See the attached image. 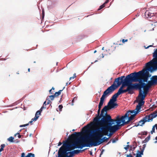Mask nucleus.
<instances>
[{
    "mask_svg": "<svg viewBox=\"0 0 157 157\" xmlns=\"http://www.w3.org/2000/svg\"><path fill=\"white\" fill-rule=\"evenodd\" d=\"M5 144H2L1 145V148L0 149V152L3 150L4 148L5 147Z\"/></svg>",
    "mask_w": 157,
    "mask_h": 157,
    "instance_id": "31",
    "label": "nucleus"
},
{
    "mask_svg": "<svg viewBox=\"0 0 157 157\" xmlns=\"http://www.w3.org/2000/svg\"><path fill=\"white\" fill-rule=\"evenodd\" d=\"M137 113V114L138 113V112L136 111L135 110H129L125 114L124 116H122V118H124L128 116L132 115L131 114H135L136 113Z\"/></svg>",
    "mask_w": 157,
    "mask_h": 157,
    "instance_id": "20",
    "label": "nucleus"
},
{
    "mask_svg": "<svg viewBox=\"0 0 157 157\" xmlns=\"http://www.w3.org/2000/svg\"><path fill=\"white\" fill-rule=\"evenodd\" d=\"M100 128H97L95 130V132L93 133L94 136H98L102 137L104 135H108L107 132L106 131V127L103 126H100Z\"/></svg>",
    "mask_w": 157,
    "mask_h": 157,
    "instance_id": "13",
    "label": "nucleus"
},
{
    "mask_svg": "<svg viewBox=\"0 0 157 157\" xmlns=\"http://www.w3.org/2000/svg\"><path fill=\"white\" fill-rule=\"evenodd\" d=\"M124 78L125 76H122L115 79L113 84H114L115 86H117V87L122 84L121 86L118 91V92L121 94H123L127 92V89L125 90H123V89L125 86H127V82H128V75L124 79Z\"/></svg>",
    "mask_w": 157,
    "mask_h": 157,
    "instance_id": "4",
    "label": "nucleus"
},
{
    "mask_svg": "<svg viewBox=\"0 0 157 157\" xmlns=\"http://www.w3.org/2000/svg\"><path fill=\"white\" fill-rule=\"evenodd\" d=\"M113 133H113V132H110V133H109V135L108 134L107 136H109V137H110L112 135Z\"/></svg>",
    "mask_w": 157,
    "mask_h": 157,
    "instance_id": "46",
    "label": "nucleus"
},
{
    "mask_svg": "<svg viewBox=\"0 0 157 157\" xmlns=\"http://www.w3.org/2000/svg\"><path fill=\"white\" fill-rule=\"evenodd\" d=\"M45 106L43 105L41 107V108L40 109V111H42L43 109H45L46 108V107Z\"/></svg>",
    "mask_w": 157,
    "mask_h": 157,
    "instance_id": "39",
    "label": "nucleus"
},
{
    "mask_svg": "<svg viewBox=\"0 0 157 157\" xmlns=\"http://www.w3.org/2000/svg\"><path fill=\"white\" fill-rule=\"evenodd\" d=\"M102 50H104V48L103 47L102 48Z\"/></svg>",
    "mask_w": 157,
    "mask_h": 157,
    "instance_id": "64",
    "label": "nucleus"
},
{
    "mask_svg": "<svg viewBox=\"0 0 157 157\" xmlns=\"http://www.w3.org/2000/svg\"><path fill=\"white\" fill-rule=\"evenodd\" d=\"M109 139V138H106V137H104L102 138H101V144L102 143L107 141Z\"/></svg>",
    "mask_w": 157,
    "mask_h": 157,
    "instance_id": "24",
    "label": "nucleus"
},
{
    "mask_svg": "<svg viewBox=\"0 0 157 157\" xmlns=\"http://www.w3.org/2000/svg\"><path fill=\"white\" fill-rule=\"evenodd\" d=\"M154 10L153 9H151L147 10L145 13V16L147 17L150 18L154 16L156 12H155Z\"/></svg>",
    "mask_w": 157,
    "mask_h": 157,
    "instance_id": "17",
    "label": "nucleus"
},
{
    "mask_svg": "<svg viewBox=\"0 0 157 157\" xmlns=\"http://www.w3.org/2000/svg\"><path fill=\"white\" fill-rule=\"evenodd\" d=\"M150 72H152L157 69V59L153 61L151 60L146 63V68Z\"/></svg>",
    "mask_w": 157,
    "mask_h": 157,
    "instance_id": "12",
    "label": "nucleus"
},
{
    "mask_svg": "<svg viewBox=\"0 0 157 157\" xmlns=\"http://www.w3.org/2000/svg\"><path fill=\"white\" fill-rule=\"evenodd\" d=\"M82 134L80 132H75L71 134L68 137V139L75 140L76 139H79V137L81 136Z\"/></svg>",
    "mask_w": 157,
    "mask_h": 157,
    "instance_id": "16",
    "label": "nucleus"
},
{
    "mask_svg": "<svg viewBox=\"0 0 157 157\" xmlns=\"http://www.w3.org/2000/svg\"><path fill=\"white\" fill-rule=\"evenodd\" d=\"M128 41V40L127 39H126V40H124V39H123L122 40V42L124 43H125V42H126Z\"/></svg>",
    "mask_w": 157,
    "mask_h": 157,
    "instance_id": "44",
    "label": "nucleus"
},
{
    "mask_svg": "<svg viewBox=\"0 0 157 157\" xmlns=\"http://www.w3.org/2000/svg\"><path fill=\"white\" fill-rule=\"evenodd\" d=\"M102 137L92 134L90 136L86 135L85 136V142L87 147L96 146L101 144V138Z\"/></svg>",
    "mask_w": 157,
    "mask_h": 157,
    "instance_id": "5",
    "label": "nucleus"
},
{
    "mask_svg": "<svg viewBox=\"0 0 157 157\" xmlns=\"http://www.w3.org/2000/svg\"><path fill=\"white\" fill-rule=\"evenodd\" d=\"M62 144V143H61V142H59V143H58V146H60Z\"/></svg>",
    "mask_w": 157,
    "mask_h": 157,
    "instance_id": "53",
    "label": "nucleus"
},
{
    "mask_svg": "<svg viewBox=\"0 0 157 157\" xmlns=\"http://www.w3.org/2000/svg\"><path fill=\"white\" fill-rule=\"evenodd\" d=\"M85 140V137H80L79 139H77L74 140L72 143L67 141V142L70 146L69 147L70 149H71L72 151L75 148L82 149L84 147H87L88 145H87Z\"/></svg>",
    "mask_w": 157,
    "mask_h": 157,
    "instance_id": "6",
    "label": "nucleus"
},
{
    "mask_svg": "<svg viewBox=\"0 0 157 157\" xmlns=\"http://www.w3.org/2000/svg\"><path fill=\"white\" fill-rule=\"evenodd\" d=\"M155 132V127L154 125L152 127V130L151 131V134H152L153 132Z\"/></svg>",
    "mask_w": 157,
    "mask_h": 157,
    "instance_id": "35",
    "label": "nucleus"
},
{
    "mask_svg": "<svg viewBox=\"0 0 157 157\" xmlns=\"http://www.w3.org/2000/svg\"><path fill=\"white\" fill-rule=\"evenodd\" d=\"M96 52H97V51L96 50H95L94 52V53H95Z\"/></svg>",
    "mask_w": 157,
    "mask_h": 157,
    "instance_id": "60",
    "label": "nucleus"
},
{
    "mask_svg": "<svg viewBox=\"0 0 157 157\" xmlns=\"http://www.w3.org/2000/svg\"><path fill=\"white\" fill-rule=\"evenodd\" d=\"M77 98L76 97H75L74 98H73V99L72 100L71 102H72V103L71 104V105H74L73 103H74V100H77Z\"/></svg>",
    "mask_w": 157,
    "mask_h": 157,
    "instance_id": "38",
    "label": "nucleus"
},
{
    "mask_svg": "<svg viewBox=\"0 0 157 157\" xmlns=\"http://www.w3.org/2000/svg\"><path fill=\"white\" fill-rule=\"evenodd\" d=\"M51 102V101L50 100H48V101L47 103V104L48 105V104H49Z\"/></svg>",
    "mask_w": 157,
    "mask_h": 157,
    "instance_id": "50",
    "label": "nucleus"
},
{
    "mask_svg": "<svg viewBox=\"0 0 157 157\" xmlns=\"http://www.w3.org/2000/svg\"><path fill=\"white\" fill-rule=\"evenodd\" d=\"M129 142H128L127 143V144H129Z\"/></svg>",
    "mask_w": 157,
    "mask_h": 157,
    "instance_id": "63",
    "label": "nucleus"
},
{
    "mask_svg": "<svg viewBox=\"0 0 157 157\" xmlns=\"http://www.w3.org/2000/svg\"><path fill=\"white\" fill-rule=\"evenodd\" d=\"M102 154V152H101V154H100V157H101V155Z\"/></svg>",
    "mask_w": 157,
    "mask_h": 157,
    "instance_id": "58",
    "label": "nucleus"
},
{
    "mask_svg": "<svg viewBox=\"0 0 157 157\" xmlns=\"http://www.w3.org/2000/svg\"><path fill=\"white\" fill-rule=\"evenodd\" d=\"M69 146L67 142L63 143V146L60 148L58 152L59 157H68L69 152L67 151H71Z\"/></svg>",
    "mask_w": 157,
    "mask_h": 157,
    "instance_id": "8",
    "label": "nucleus"
},
{
    "mask_svg": "<svg viewBox=\"0 0 157 157\" xmlns=\"http://www.w3.org/2000/svg\"><path fill=\"white\" fill-rule=\"evenodd\" d=\"M155 139L156 140H157V141H156L155 142V143H157V136H156L155 137Z\"/></svg>",
    "mask_w": 157,
    "mask_h": 157,
    "instance_id": "56",
    "label": "nucleus"
},
{
    "mask_svg": "<svg viewBox=\"0 0 157 157\" xmlns=\"http://www.w3.org/2000/svg\"><path fill=\"white\" fill-rule=\"evenodd\" d=\"M129 147H130L131 148H132V146L128 145H127L125 147H124V148L127 151Z\"/></svg>",
    "mask_w": 157,
    "mask_h": 157,
    "instance_id": "33",
    "label": "nucleus"
},
{
    "mask_svg": "<svg viewBox=\"0 0 157 157\" xmlns=\"http://www.w3.org/2000/svg\"><path fill=\"white\" fill-rule=\"evenodd\" d=\"M152 45H149V46H148V47H147V48H146V49H147L148 48H149V47H152Z\"/></svg>",
    "mask_w": 157,
    "mask_h": 157,
    "instance_id": "55",
    "label": "nucleus"
},
{
    "mask_svg": "<svg viewBox=\"0 0 157 157\" xmlns=\"http://www.w3.org/2000/svg\"><path fill=\"white\" fill-rule=\"evenodd\" d=\"M114 122L112 123L111 124H109L108 126L106 127V130L108 134L109 132V131L110 132H113L114 133L116 131L118 130L120 128V127L122 126L121 124H117L112 126V125L113 124Z\"/></svg>",
    "mask_w": 157,
    "mask_h": 157,
    "instance_id": "14",
    "label": "nucleus"
},
{
    "mask_svg": "<svg viewBox=\"0 0 157 157\" xmlns=\"http://www.w3.org/2000/svg\"><path fill=\"white\" fill-rule=\"evenodd\" d=\"M75 131V129H73L72 130V131Z\"/></svg>",
    "mask_w": 157,
    "mask_h": 157,
    "instance_id": "62",
    "label": "nucleus"
},
{
    "mask_svg": "<svg viewBox=\"0 0 157 157\" xmlns=\"http://www.w3.org/2000/svg\"><path fill=\"white\" fill-rule=\"evenodd\" d=\"M136 147H137L136 143L135 142L134 143L133 145L132 146V147L130 149V150H132V151H134L135 150V148Z\"/></svg>",
    "mask_w": 157,
    "mask_h": 157,
    "instance_id": "28",
    "label": "nucleus"
},
{
    "mask_svg": "<svg viewBox=\"0 0 157 157\" xmlns=\"http://www.w3.org/2000/svg\"><path fill=\"white\" fill-rule=\"evenodd\" d=\"M71 82H67L66 83V85L67 86L68 85L70 84H71Z\"/></svg>",
    "mask_w": 157,
    "mask_h": 157,
    "instance_id": "54",
    "label": "nucleus"
},
{
    "mask_svg": "<svg viewBox=\"0 0 157 157\" xmlns=\"http://www.w3.org/2000/svg\"><path fill=\"white\" fill-rule=\"evenodd\" d=\"M146 96L144 95H142L140 96H138L137 101L138 102V105L136 106L135 110L136 111L139 112V110L140 109L141 107L144 103V101L145 98Z\"/></svg>",
    "mask_w": 157,
    "mask_h": 157,
    "instance_id": "15",
    "label": "nucleus"
},
{
    "mask_svg": "<svg viewBox=\"0 0 157 157\" xmlns=\"http://www.w3.org/2000/svg\"><path fill=\"white\" fill-rule=\"evenodd\" d=\"M155 85H157V76H153L151 78Z\"/></svg>",
    "mask_w": 157,
    "mask_h": 157,
    "instance_id": "23",
    "label": "nucleus"
},
{
    "mask_svg": "<svg viewBox=\"0 0 157 157\" xmlns=\"http://www.w3.org/2000/svg\"><path fill=\"white\" fill-rule=\"evenodd\" d=\"M108 106H105L101 110L100 117H96L94 119V121L98 126H103L104 127L108 126L113 122L116 121L111 118V116L107 114V111L109 110Z\"/></svg>",
    "mask_w": 157,
    "mask_h": 157,
    "instance_id": "2",
    "label": "nucleus"
},
{
    "mask_svg": "<svg viewBox=\"0 0 157 157\" xmlns=\"http://www.w3.org/2000/svg\"><path fill=\"white\" fill-rule=\"evenodd\" d=\"M146 147V144H144L143 145V147L142 148H140L141 151H139V150H138L137 151V153L139 155H140V157H142V155H143V152L145 149V147Z\"/></svg>",
    "mask_w": 157,
    "mask_h": 157,
    "instance_id": "21",
    "label": "nucleus"
},
{
    "mask_svg": "<svg viewBox=\"0 0 157 157\" xmlns=\"http://www.w3.org/2000/svg\"><path fill=\"white\" fill-rule=\"evenodd\" d=\"M35 156L34 154L32 153H29L26 156H25V157H34Z\"/></svg>",
    "mask_w": 157,
    "mask_h": 157,
    "instance_id": "29",
    "label": "nucleus"
},
{
    "mask_svg": "<svg viewBox=\"0 0 157 157\" xmlns=\"http://www.w3.org/2000/svg\"><path fill=\"white\" fill-rule=\"evenodd\" d=\"M157 116V110L155 111L151 114L146 115L139 122L136 124V126L139 125L142 126L144 123L147 122H151L152 121L153 119Z\"/></svg>",
    "mask_w": 157,
    "mask_h": 157,
    "instance_id": "7",
    "label": "nucleus"
},
{
    "mask_svg": "<svg viewBox=\"0 0 157 157\" xmlns=\"http://www.w3.org/2000/svg\"><path fill=\"white\" fill-rule=\"evenodd\" d=\"M109 1V0H106L105 2V3H104V4L105 5V4H107V3H108V2Z\"/></svg>",
    "mask_w": 157,
    "mask_h": 157,
    "instance_id": "51",
    "label": "nucleus"
},
{
    "mask_svg": "<svg viewBox=\"0 0 157 157\" xmlns=\"http://www.w3.org/2000/svg\"><path fill=\"white\" fill-rule=\"evenodd\" d=\"M76 77L75 74L74 75V76L73 77H70V80L71 79H74Z\"/></svg>",
    "mask_w": 157,
    "mask_h": 157,
    "instance_id": "43",
    "label": "nucleus"
},
{
    "mask_svg": "<svg viewBox=\"0 0 157 157\" xmlns=\"http://www.w3.org/2000/svg\"><path fill=\"white\" fill-rule=\"evenodd\" d=\"M111 140H110V141H109L108 142V143L107 144H109V143H111V141H111Z\"/></svg>",
    "mask_w": 157,
    "mask_h": 157,
    "instance_id": "57",
    "label": "nucleus"
},
{
    "mask_svg": "<svg viewBox=\"0 0 157 157\" xmlns=\"http://www.w3.org/2000/svg\"><path fill=\"white\" fill-rule=\"evenodd\" d=\"M29 124V123H28V124H23V125H20V127H25L26 126H28Z\"/></svg>",
    "mask_w": 157,
    "mask_h": 157,
    "instance_id": "42",
    "label": "nucleus"
},
{
    "mask_svg": "<svg viewBox=\"0 0 157 157\" xmlns=\"http://www.w3.org/2000/svg\"><path fill=\"white\" fill-rule=\"evenodd\" d=\"M136 114L137 113H136L135 114L131 115V116L129 117V116H128L127 117L124 118H122V116L120 118L119 117V116H118L116 117L117 123V124H120L122 122V124H121V125L127 124L130 121H132L133 119Z\"/></svg>",
    "mask_w": 157,
    "mask_h": 157,
    "instance_id": "9",
    "label": "nucleus"
},
{
    "mask_svg": "<svg viewBox=\"0 0 157 157\" xmlns=\"http://www.w3.org/2000/svg\"><path fill=\"white\" fill-rule=\"evenodd\" d=\"M112 142L113 143H115L116 142V141L118 140V139L117 138L116 139H111Z\"/></svg>",
    "mask_w": 157,
    "mask_h": 157,
    "instance_id": "37",
    "label": "nucleus"
},
{
    "mask_svg": "<svg viewBox=\"0 0 157 157\" xmlns=\"http://www.w3.org/2000/svg\"><path fill=\"white\" fill-rule=\"evenodd\" d=\"M54 89H55V88H54V87H52V89H51L50 90H49L50 93L51 94H53V93L51 92V91H52V90H54Z\"/></svg>",
    "mask_w": 157,
    "mask_h": 157,
    "instance_id": "45",
    "label": "nucleus"
},
{
    "mask_svg": "<svg viewBox=\"0 0 157 157\" xmlns=\"http://www.w3.org/2000/svg\"><path fill=\"white\" fill-rule=\"evenodd\" d=\"M13 139H14V138L12 136H11V137H10L8 139V140L9 141H10V142H13Z\"/></svg>",
    "mask_w": 157,
    "mask_h": 157,
    "instance_id": "30",
    "label": "nucleus"
},
{
    "mask_svg": "<svg viewBox=\"0 0 157 157\" xmlns=\"http://www.w3.org/2000/svg\"><path fill=\"white\" fill-rule=\"evenodd\" d=\"M65 87H64L63 89L62 90H59L58 92H56L54 94V95L55 97H57L61 93V92L63 90L64 88Z\"/></svg>",
    "mask_w": 157,
    "mask_h": 157,
    "instance_id": "26",
    "label": "nucleus"
},
{
    "mask_svg": "<svg viewBox=\"0 0 157 157\" xmlns=\"http://www.w3.org/2000/svg\"><path fill=\"white\" fill-rule=\"evenodd\" d=\"M46 101H45L43 103V105H44V106H45L46 105H47V104H46Z\"/></svg>",
    "mask_w": 157,
    "mask_h": 157,
    "instance_id": "52",
    "label": "nucleus"
},
{
    "mask_svg": "<svg viewBox=\"0 0 157 157\" xmlns=\"http://www.w3.org/2000/svg\"><path fill=\"white\" fill-rule=\"evenodd\" d=\"M139 134L141 135H147V132L146 131L142 132L140 133H139Z\"/></svg>",
    "mask_w": 157,
    "mask_h": 157,
    "instance_id": "32",
    "label": "nucleus"
},
{
    "mask_svg": "<svg viewBox=\"0 0 157 157\" xmlns=\"http://www.w3.org/2000/svg\"><path fill=\"white\" fill-rule=\"evenodd\" d=\"M153 57L154 58L151 60H153V61H155V60L157 59V49L154 53L153 54Z\"/></svg>",
    "mask_w": 157,
    "mask_h": 157,
    "instance_id": "25",
    "label": "nucleus"
},
{
    "mask_svg": "<svg viewBox=\"0 0 157 157\" xmlns=\"http://www.w3.org/2000/svg\"><path fill=\"white\" fill-rule=\"evenodd\" d=\"M150 136L149 135L143 141V143H146L149 140H150Z\"/></svg>",
    "mask_w": 157,
    "mask_h": 157,
    "instance_id": "27",
    "label": "nucleus"
},
{
    "mask_svg": "<svg viewBox=\"0 0 157 157\" xmlns=\"http://www.w3.org/2000/svg\"><path fill=\"white\" fill-rule=\"evenodd\" d=\"M103 104V102L100 101L98 105V116L96 117H98V116L100 117V115H99L100 111Z\"/></svg>",
    "mask_w": 157,
    "mask_h": 157,
    "instance_id": "22",
    "label": "nucleus"
},
{
    "mask_svg": "<svg viewBox=\"0 0 157 157\" xmlns=\"http://www.w3.org/2000/svg\"><path fill=\"white\" fill-rule=\"evenodd\" d=\"M114 84H113L111 86L108 87L107 89L105 90L103 94L100 98V101L104 102L105 99L110 94H111L117 88V86H115Z\"/></svg>",
    "mask_w": 157,
    "mask_h": 157,
    "instance_id": "10",
    "label": "nucleus"
},
{
    "mask_svg": "<svg viewBox=\"0 0 157 157\" xmlns=\"http://www.w3.org/2000/svg\"><path fill=\"white\" fill-rule=\"evenodd\" d=\"M63 107V105H59V110L60 111H61L62 110V109Z\"/></svg>",
    "mask_w": 157,
    "mask_h": 157,
    "instance_id": "40",
    "label": "nucleus"
},
{
    "mask_svg": "<svg viewBox=\"0 0 157 157\" xmlns=\"http://www.w3.org/2000/svg\"><path fill=\"white\" fill-rule=\"evenodd\" d=\"M148 70H147V69L144 68L142 70L140 71L142 72L140 73L141 74H143L146 77H140V79H141V82H140V83L141 86L142 88H143V91L142 90V94L143 95L146 96L148 89L150 87L152 86L153 85H155L154 82L151 78V81H149L148 82L147 85H146L145 83L143 82H147L148 79V78L150 77L151 76L149 74V71Z\"/></svg>",
    "mask_w": 157,
    "mask_h": 157,
    "instance_id": "3",
    "label": "nucleus"
},
{
    "mask_svg": "<svg viewBox=\"0 0 157 157\" xmlns=\"http://www.w3.org/2000/svg\"><path fill=\"white\" fill-rule=\"evenodd\" d=\"M49 98H50V99L52 100L54 99V97H55L54 95H51L49 96Z\"/></svg>",
    "mask_w": 157,
    "mask_h": 157,
    "instance_id": "36",
    "label": "nucleus"
},
{
    "mask_svg": "<svg viewBox=\"0 0 157 157\" xmlns=\"http://www.w3.org/2000/svg\"><path fill=\"white\" fill-rule=\"evenodd\" d=\"M17 134H18V138H21V135H19V133H17L15 135L16 136V135H17Z\"/></svg>",
    "mask_w": 157,
    "mask_h": 157,
    "instance_id": "48",
    "label": "nucleus"
},
{
    "mask_svg": "<svg viewBox=\"0 0 157 157\" xmlns=\"http://www.w3.org/2000/svg\"><path fill=\"white\" fill-rule=\"evenodd\" d=\"M121 94L117 92L112 96L111 99L110 100L107 105L108 106V109H110L112 108H114L115 106L117 105V103H115L114 102L117 101V98Z\"/></svg>",
    "mask_w": 157,
    "mask_h": 157,
    "instance_id": "11",
    "label": "nucleus"
},
{
    "mask_svg": "<svg viewBox=\"0 0 157 157\" xmlns=\"http://www.w3.org/2000/svg\"><path fill=\"white\" fill-rule=\"evenodd\" d=\"M85 150H74V151L69 152V155L68 156V157H72L75 154H78L80 152L83 151Z\"/></svg>",
    "mask_w": 157,
    "mask_h": 157,
    "instance_id": "18",
    "label": "nucleus"
},
{
    "mask_svg": "<svg viewBox=\"0 0 157 157\" xmlns=\"http://www.w3.org/2000/svg\"><path fill=\"white\" fill-rule=\"evenodd\" d=\"M25 153H22L21 154V157H25Z\"/></svg>",
    "mask_w": 157,
    "mask_h": 157,
    "instance_id": "47",
    "label": "nucleus"
},
{
    "mask_svg": "<svg viewBox=\"0 0 157 157\" xmlns=\"http://www.w3.org/2000/svg\"><path fill=\"white\" fill-rule=\"evenodd\" d=\"M28 71L29 72L30 71V68H29L28 69Z\"/></svg>",
    "mask_w": 157,
    "mask_h": 157,
    "instance_id": "59",
    "label": "nucleus"
},
{
    "mask_svg": "<svg viewBox=\"0 0 157 157\" xmlns=\"http://www.w3.org/2000/svg\"><path fill=\"white\" fill-rule=\"evenodd\" d=\"M142 72L139 71L137 72H134L128 75V81L127 92H128V94H131L132 91L133 90H139V94L138 96L143 95L142 94V87L140 83L141 79H140V77H145L143 74H141Z\"/></svg>",
    "mask_w": 157,
    "mask_h": 157,
    "instance_id": "1",
    "label": "nucleus"
},
{
    "mask_svg": "<svg viewBox=\"0 0 157 157\" xmlns=\"http://www.w3.org/2000/svg\"><path fill=\"white\" fill-rule=\"evenodd\" d=\"M105 6V5L104 4H103L100 7L99 9H98V10H99L102 9L103 8H104Z\"/></svg>",
    "mask_w": 157,
    "mask_h": 157,
    "instance_id": "34",
    "label": "nucleus"
},
{
    "mask_svg": "<svg viewBox=\"0 0 157 157\" xmlns=\"http://www.w3.org/2000/svg\"><path fill=\"white\" fill-rule=\"evenodd\" d=\"M131 155H132V156H136V153H134L133 152H132V154H131Z\"/></svg>",
    "mask_w": 157,
    "mask_h": 157,
    "instance_id": "49",
    "label": "nucleus"
},
{
    "mask_svg": "<svg viewBox=\"0 0 157 157\" xmlns=\"http://www.w3.org/2000/svg\"><path fill=\"white\" fill-rule=\"evenodd\" d=\"M157 106L155 105H153L150 108V109L153 110V109L156 108L157 107Z\"/></svg>",
    "mask_w": 157,
    "mask_h": 157,
    "instance_id": "41",
    "label": "nucleus"
},
{
    "mask_svg": "<svg viewBox=\"0 0 157 157\" xmlns=\"http://www.w3.org/2000/svg\"><path fill=\"white\" fill-rule=\"evenodd\" d=\"M41 112V111H40V110L37 111L35 114V117H34L33 118H32L31 121L29 122V123H31L34 121H36L37 120V119L39 117V116L40 115Z\"/></svg>",
    "mask_w": 157,
    "mask_h": 157,
    "instance_id": "19",
    "label": "nucleus"
},
{
    "mask_svg": "<svg viewBox=\"0 0 157 157\" xmlns=\"http://www.w3.org/2000/svg\"><path fill=\"white\" fill-rule=\"evenodd\" d=\"M90 155H92V152H90Z\"/></svg>",
    "mask_w": 157,
    "mask_h": 157,
    "instance_id": "61",
    "label": "nucleus"
}]
</instances>
